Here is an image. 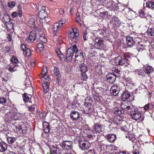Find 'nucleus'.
<instances>
[{
    "instance_id": "nucleus-1",
    "label": "nucleus",
    "mask_w": 154,
    "mask_h": 154,
    "mask_svg": "<svg viewBox=\"0 0 154 154\" xmlns=\"http://www.w3.org/2000/svg\"><path fill=\"white\" fill-rule=\"evenodd\" d=\"M75 54V62L77 63H82L84 59L83 53L81 50H78L77 46L74 45L70 47L66 50V60L68 61L72 60L73 56Z\"/></svg>"
},
{
    "instance_id": "nucleus-2",
    "label": "nucleus",
    "mask_w": 154,
    "mask_h": 154,
    "mask_svg": "<svg viewBox=\"0 0 154 154\" xmlns=\"http://www.w3.org/2000/svg\"><path fill=\"white\" fill-rule=\"evenodd\" d=\"M47 67H44L41 73L42 78V85L43 88V93L44 94H46L49 91V85L50 83V79L47 75Z\"/></svg>"
},
{
    "instance_id": "nucleus-3",
    "label": "nucleus",
    "mask_w": 154,
    "mask_h": 154,
    "mask_svg": "<svg viewBox=\"0 0 154 154\" xmlns=\"http://www.w3.org/2000/svg\"><path fill=\"white\" fill-rule=\"evenodd\" d=\"M74 140L75 141H77L79 142L80 148L82 150H85V149H88L90 146V144L88 141L82 140L79 136L75 137Z\"/></svg>"
},
{
    "instance_id": "nucleus-4",
    "label": "nucleus",
    "mask_w": 154,
    "mask_h": 154,
    "mask_svg": "<svg viewBox=\"0 0 154 154\" xmlns=\"http://www.w3.org/2000/svg\"><path fill=\"white\" fill-rule=\"evenodd\" d=\"M66 22L65 19H62L58 23H56L54 24L53 31V33L54 36H57L58 35L59 31L60 29L62 27L63 24H64Z\"/></svg>"
},
{
    "instance_id": "nucleus-5",
    "label": "nucleus",
    "mask_w": 154,
    "mask_h": 154,
    "mask_svg": "<svg viewBox=\"0 0 154 154\" xmlns=\"http://www.w3.org/2000/svg\"><path fill=\"white\" fill-rule=\"evenodd\" d=\"M131 112L130 114L132 118L135 120H138L139 122L142 121L144 119V117L142 116L141 112L138 110Z\"/></svg>"
},
{
    "instance_id": "nucleus-6",
    "label": "nucleus",
    "mask_w": 154,
    "mask_h": 154,
    "mask_svg": "<svg viewBox=\"0 0 154 154\" xmlns=\"http://www.w3.org/2000/svg\"><path fill=\"white\" fill-rule=\"evenodd\" d=\"M94 42V46L96 48L99 49L102 48L103 46V41L101 38L98 37L93 40Z\"/></svg>"
},
{
    "instance_id": "nucleus-7",
    "label": "nucleus",
    "mask_w": 154,
    "mask_h": 154,
    "mask_svg": "<svg viewBox=\"0 0 154 154\" xmlns=\"http://www.w3.org/2000/svg\"><path fill=\"white\" fill-rule=\"evenodd\" d=\"M72 142L69 140H65L63 142L61 145L62 148L64 150L69 151L72 148Z\"/></svg>"
},
{
    "instance_id": "nucleus-8",
    "label": "nucleus",
    "mask_w": 154,
    "mask_h": 154,
    "mask_svg": "<svg viewBox=\"0 0 154 154\" xmlns=\"http://www.w3.org/2000/svg\"><path fill=\"white\" fill-rule=\"evenodd\" d=\"M121 107L122 109L127 111L132 109L133 106L130 102L122 101L121 104Z\"/></svg>"
},
{
    "instance_id": "nucleus-9",
    "label": "nucleus",
    "mask_w": 154,
    "mask_h": 154,
    "mask_svg": "<svg viewBox=\"0 0 154 154\" xmlns=\"http://www.w3.org/2000/svg\"><path fill=\"white\" fill-rule=\"evenodd\" d=\"M29 20L27 23V25L31 27V28H33L36 31L40 32L41 30L35 26V20L33 18V17H32V16H30L29 17Z\"/></svg>"
},
{
    "instance_id": "nucleus-10",
    "label": "nucleus",
    "mask_w": 154,
    "mask_h": 154,
    "mask_svg": "<svg viewBox=\"0 0 154 154\" xmlns=\"http://www.w3.org/2000/svg\"><path fill=\"white\" fill-rule=\"evenodd\" d=\"M115 62L116 64L119 65H125L127 66L129 64V62L125 61L124 58L120 56H119L116 58Z\"/></svg>"
},
{
    "instance_id": "nucleus-11",
    "label": "nucleus",
    "mask_w": 154,
    "mask_h": 154,
    "mask_svg": "<svg viewBox=\"0 0 154 154\" xmlns=\"http://www.w3.org/2000/svg\"><path fill=\"white\" fill-rule=\"evenodd\" d=\"M103 127V125H102L98 123L95 124L92 128L93 133L96 134H100L102 131H103L104 129Z\"/></svg>"
},
{
    "instance_id": "nucleus-12",
    "label": "nucleus",
    "mask_w": 154,
    "mask_h": 154,
    "mask_svg": "<svg viewBox=\"0 0 154 154\" xmlns=\"http://www.w3.org/2000/svg\"><path fill=\"white\" fill-rule=\"evenodd\" d=\"M121 99L123 101L130 102L132 100V97H131V94L127 91H125L122 94Z\"/></svg>"
},
{
    "instance_id": "nucleus-13",
    "label": "nucleus",
    "mask_w": 154,
    "mask_h": 154,
    "mask_svg": "<svg viewBox=\"0 0 154 154\" xmlns=\"http://www.w3.org/2000/svg\"><path fill=\"white\" fill-rule=\"evenodd\" d=\"M7 68L10 72H13L17 70L19 68V66L18 64L11 63L7 66Z\"/></svg>"
},
{
    "instance_id": "nucleus-14",
    "label": "nucleus",
    "mask_w": 154,
    "mask_h": 154,
    "mask_svg": "<svg viewBox=\"0 0 154 154\" xmlns=\"http://www.w3.org/2000/svg\"><path fill=\"white\" fill-rule=\"evenodd\" d=\"M47 16L45 11H40L38 13V18L39 22L41 23L45 22L47 21L45 18Z\"/></svg>"
},
{
    "instance_id": "nucleus-15",
    "label": "nucleus",
    "mask_w": 154,
    "mask_h": 154,
    "mask_svg": "<svg viewBox=\"0 0 154 154\" xmlns=\"http://www.w3.org/2000/svg\"><path fill=\"white\" fill-rule=\"evenodd\" d=\"M83 34V38L85 40H87L90 37L94 40L95 37L93 33L89 32H87L86 30L84 31Z\"/></svg>"
},
{
    "instance_id": "nucleus-16",
    "label": "nucleus",
    "mask_w": 154,
    "mask_h": 154,
    "mask_svg": "<svg viewBox=\"0 0 154 154\" xmlns=\"http://www.w3.org/2000/svg\"><path fill=\"white\" fill-rule=\"evenodd\" d=\"M119 91V88L116 85H114L111 87L110 92V94L116 96L118 95Z\"/></svg>"
},
{
    "instance_id": "nucleus-17",
    "label": "nucleus",
    "mask_w": 154,
    "mask_h": 154,
    "mask_svg": "<svg viewBox=\"0 0 154 154\" xmlns=\"http://www.w3.org/2000/svg\"><path fill=\"white\" fill-rule=\"evenodd\" d=\"M126 40V43L129 46L132 47L135 44V39L132 36H127Z\"/></svg>"
},
{
    "instance_id": "nucleus-18",
    "label": "nucleus",
    "mask_w": 154,
    "mask_h": 154,
    "mask_svg": "<svg viewBox=\"0 0 154 154\" xmlns=\"http://www.w3.org/2000/svg\"><path fill=\"white\" fill-rule=\"evenodd\" d=\"M70 115V118L73 120H78L80 117L79 113L78 112L75 111L71 112Z\"/></svg>"
},
{
    "instance_id": "nucleus-19",
    "label": "nucleus",
    "mask_w": 154,
    "mask_h": 154,
    "mask_svg": "<svg viewBox=\"0 0 154 154\" xmlns=\"http://www.w3.org/2000/svg\"><path fill=\"white\" fill-rule=\"evenodd\" d=\"M21 49L23 51V54L25 56L29 57L30 55L31 52L30 49L24 44H22L20 46Z\"/></svg>"
},
{
    "instance_id": "nucleus-20",
    "label": "nucleus",
    "mask_w": 154,
    "mask_h": 154,
    "mask_svg": "<svg viewBox=\"0 0 154 154\" xmlns=\"http://www.w3.org/2000/svg\"><path fill=\"white\" fill-rule=\"evenodd\" d=\"M36 36V34L35 32L34 31H31L30 33L29 36L26 39L27 42L29 43L32 42L35 39Z\"/></svg>"
},
{
    "instance_id": "nucleus-21",
    "label": "nucleus",
    "mask_w": 154,
    "mask_h": 154,
    "mask_svg": "<svg viewBox=\"0 0 154 154\" xmlns=\"http://www.w3.org/2000/svg\"><path fill=\"white\" fill-rule=\"evenodd\" d=\"M136 48L139 52H142L144 50H146L147 46L143 44L142 42H138L137 44Z\"/></svg>"
},
{
    "instance_id": "nucleus-22",
    "label": "nucleus",
    "mask_w": 154,
    "mask_h": 154,
    "mask_svg": "<svg viewBox=\"0 0 154 154\" xmlns=\"http://www.w3.org/2000/svg\"><path fill=\"white\" fill-rule=\"evenodd\" d=\"M116 136L114 134H109L106 136V138L110 142H113L116 139Z\"/></svg>"
},
{
    "instance_id": "nucleus-23",
    "label": "nucleus",
    "mask_w": 154,
    "mask_h": 154,
    "mask_svg": "<svg viewBox=\"0 0 154 154\" xmlns=\"http://www.w3.org/2000/svg\"><path fill=\"white\" fill-rule=\"evenodd\" d=\"M122 69L120 68H118L116 67L113 70V75L116 77H120L122 73Z\"/></svg>"
},
{
    "instance_id": "nucleus-24",
    "label": "nucleus",
    "mask_w": 154,
    "mask_h": 154,
    "mask_svg": "<svg viewBox=\"0 0 154 154\" xmlns=\"http://www.w3.org/2000/svg\"><path fill=\"white\" fill-rule=\"evenodd\" d=\"M28 108V109L30 112L33 113L35 109V107L36 105L35 104V103H28L26 105Z\"/></svg>"
},
{
    "instance_id": "nucleus-25",
    "label": "nucleus",
    "mask_w": 154,
    "mask_h": 154,
    "mask_svg": "<svg viewBox=\"0 0 154 154\" xmlns=\"http://www.w3.org/2000/svg\"><path fill=\"white\" fill-rule=\"evenodd\" d=\"M43 130L44 133H48L50 131V126L49 123L46 122H45L43 123Z\"/></svg>"
},
{
    "instance_id": "nucleus-26",
    "label": "nucleus",
    "mask_w": 154,
    "mask_h": 154,
    "mask_svg": "<svg viewBox=\"0 0 154 154\" xmlns=\"http://www.w3.org/2000/svg\"><path fill=\"white\" fill-rule=\"evenodd\" d=\"M23 99L24 101L27 103H32L31 98L29 97V95L26 93H25L23 95Z\"/></svg>"
},
{
    "instance_id": "nucleus-27",
    "label": "nucleus",
    "mask_w": 154,
    "mask_h": 154,
    "mask_svg": "<svg viewBox=\"0 0 154 154\" xmlns=\"http://www.w3.org/2000/svg\"><path fill=\"white\" fill-rule=\"evenodd\" d=\"M107 81L110 83H113L115 81L116 77L113 75H106Z\"/></svg>"
},
{
    "instance_id": "nucleus-28",
    "label": "nucleus",
    "mask_w": 154,
    "mask_h": 154,
    "mask_svg": "<svg viewBox=\"0 0 154 154\" xmlns=\"http://www.w3.org/2000/svg\"><path fill=\"white\" fill-rule=\"evenodd\" d=\"M70 39L72 40H74L73 41L75 42L77 41L79 38V34L75 33L74 32H70L69 33Z\"/></svg>"
},
{
    "instance_id": "nucleus-29",
    "label": "nucleus",
    "mask_w": 154,
    "mask_h": 154,
    "mask_svg": "<svg viewBox=\"0 0 154 154\" xmlns=\"http://www.w3.org/2000/svg\"><path fill=\"white\" fill-rule=\"evenodd\" d=\"M7 148V144L4 143H0V151L3 152L5 151Z\"/></svg>"
},
{
    "instance_id": "nucleus-30",
    "label": "nucleus",
    "mask_w": 154,
    "mask_h": 154,
    "mask_svg": "<svg viewBox=\"0 0 154 154\" xmlns=\"http://www.w3.org/2000/svg\"><path fill=\"white\" fill-rule=\"evenodd\" d=\"M144 1L146 2V5L147 7L150 9H152L154 8V2L152 1L147 2L146 0H144Z\"/></svg>"
},
{
    "instance_id": "nucleus-31",
    "label": "nucleus",
    "mask_w": 154,
    "mask_h": 154,
    "mask_svg": "<svg viewBox=\"0 0 154 154\" xmlns=\"http://www.w3.org/2000/svg\"><path fill=\"white\" fill-rule=\"evenodd\" d=\"M39 41H41L45 43L47 42V39L45 37V34H40L39 35Z\"/></svg>"
},
{
    "instance_id": "nucleus-32",
    "label": "nucleus",
    "mask_w": 154,
    "mask_h": 154,
    "mask_svg": "<svg viewBox=\"0 0 154 154\" xmlns=\"http://www.w3.org/2000/svg\"><path fill=\"white\" fill-rule=\"evenodd\" d=\"M80 69L82 72H85L88 69L87 65L84 63H82L80 66Z\"/></svg>"
},
{
    "instance_id": "nucleus-33",
    "label": "nucleus",
    "mask_w": 154,
    "mask_h": 154,
    "mask_svg": "<svg viewBox=\"0 0 154 154\" xmlns=\"http://www.w3.org/2000/svg\"><path fill=\"white\" fill-rule=\"evenodd\" d=\"M145 72L147 74H149L153 71V68L150 66H147L145 67Z\"/></svg>"
},
{
    "instance_id": "nucleus-34",
    "label": "nucleus",
    "mask_w": 154,
    "mask_h": 154,
    "mask_svg": "<svg viewBox=\"0 0 154 154\" xmlns=\"http://www.w3.org/2000/svg\"><path fill=\"white\" fill-rule=\"evenodd\" d=\"M54 74L57 78L59 77L60 75V72L59 69L56 66H54L53 69Z\"/></svg>"
},
{
    "instance_id": "nucleus-35",
    "label": "nucleus",
    "mask_w": 154,
    "mask_h": 154,
    "mask_svg": "<svg viewBox=\"0 0 154 154\" xmlns=\"http://www.w3.org/2000/svg\"><path fill=\"white\" fill-rule=\"evenodd\" d=\"M56 52L60 58H63L64 57V55L61 53L60 49L59 48H56Z\"/></svg>"
},
{
    "instance_id": "nucleus-36",
    "label": "nucleus",
    "mask_w": 154,
    "mask_h": 154,
    "mask_svg": "<svg viewBox=\"0 0 154 154\" xmlns=\"http://www.w3.org/2000/svg\"><path fill=\"white\" fill-rule=\"evenodd\" d=\"M147 32L149 36H154V28H151L150 29H148Z\"/></svg>"
},
{
    "instance_id": "nucleus-37",
    "label": "nucleus",
    "mask_w": 154,
    "mask_h": 154,
    "mask_svg": "<svg viewBox=\"0 0 154 154\" xmlns=\"http://www.w3.org/2000/svg\"><path fill=\"white\" fill-rule=\"evenodd\" d=\"M113 112L116 114L119 115L122 113V111L118 108H115L113 110Z\"/></svg>"
},
{
    "instance_id": "nucleus-38",
    "label": "nucleus",
    "mask_w": 154,
    "mask_h": 154,
    "mask_svg": "<svg viewBox=\"0 0 154 154\" xmlns=\"http://www.w3.org/2000/svg\"><path fill=\"white\" fill-rule=\"evenodd\" d=\"M37 50L41 51L43 50L44 48V44L42 43H39L37 45Z\"/></svg>"
},
{
    "instance_id": "nucleus-39",
    "label": "nucleus",
    "mask_w": 154,
    "mask_h": 154,
    "mask_svg": "<svg viewBox=\"0 0 154 154\" xmlns=\"http://www.w3.org/2000/svg\"><path fill=\"white\" fill-rule=\"evenodd\" d=\"M7 140L8 143L12 144L16 140V138L13 137H9L7 138Z\"/></svg>"
},
{
    "instance_id": "nucleus-40",
    "label": "nucleus",
    "mask_w": 154,
    "mask_h": 154,
    "mask_svg": "<svg viewBox=\"0 0 154 154\" xmlns=\"http://www.w3.org/2000/svg\"><path fill=\"white\" fill-rule=\"evenodd\" d=\"M95 71L99 75H101L102 74V72L101 71V67L100 66H97L95 68Z\"/></svg>"
},
{
    "instance_id": "nucleus-41",
    "label": "nucleus",
    "mask_w": 154,
    "mask_h": 154,
    "mask_svg": "<svg viewBox=\"0 0 154 154\" xmlns=\"http://www.w3.org/2000/svg\"><path fill=\"white\" fill-rule=\"evenodd\" d=\"M81 79L83 81H86L87 79V76L85 72H82L81 74Z\"/></svg>"
},
{
    "instance_id": "nucleus-42",
    "label": "nucleus",
    "mask_w": 154,
    "mask_h": 154,
    "mask_svg": "<svg viewBox=\"0 0 154 154\" xmlns=\"http://www.w3.org/2000/svg\"><path fill=\"white\" fill-rule=\"evenodd\" d=\"M11 63H13L14 64H18L19 63V60L17 58L15 57H13L11 58Z\"/></svg>"
},
{
    "instance_id": "nucleus-43",
    "label": "nucleus",
    "mask_w": 154,
    "mask_h": 154,
    "mask_svg": "<svg viewBox=\"0 0 154 154\" xmlns=\"http://www.w3.org/2000/svg\"><path fill=\"white\" fill-rule=\"evenodd\" d=\"M7 102L6 99L4 97H0V104L3 105Z\"/></svg>"
},
{
    "instance_id": "nucleus-44",
    "label": "nucleus",
    "mask_w": 154,
    "mask_h": 154,
    "mask_svg": "<svg viewBox=\"0 0 154 154\" xmlns=\"http://www.w3.org/2000/svg\"><path fill=\"white\" fill-rule=\"evenodd\" d=\"M128 15L129 16H131V17H134V14H135V12L131 9H128Z\"/></svg>"
},
{
    "instance_id": "nucleus-45",
    "label": "nucleus",
    "mask_w": 154,
    "mask_h": 154,
    "mask_svg": "<svg viewBox=\"0 0 154 154\" xmlns=\"http://www.w3.org/2000/svg\"><path fill=\"white\" fill-rule=\"evenodd\" d=\"M27 65H26L25 67H24V68H25V69H27L28 70H30L31 69L32 66H30V63H27Z\"/></svg>"
},
{
    "instance_id": "nucleus-46",
    "label": "nucleus",
    "mask_w": 154,
    "mask_h": 154,
    "mask_svg": "<svg viewBox=\"0 0 154 154\" xmlns=\"http://www.w3.org/2000/svg\"><path fill=\"white\" fill-rule=\"evenodd\" d=\"M15 5V3L14 2H8V6L11 8H13Z\"/></svg>"
},
{
    "instance_id": "nucleus-47",
    "label": "nucleus",
    "mask_w": 154,
    "mask_h": 154,
    "mask_svg": "<svg viewBox=\"0 0 154 154\" xmlns=\"http://www.w3.org/2000/svg\"><path fill=\"white\" fill-rule=\"evenodd\" d=\"M124 59L125 61H128V62L129 59L130 58V56L127 54H125L124 55Z\"/></svg>"
},
{
    "instance_id": "nucleus-48",
    "label": "nucleus",
    "mask_w": 154,
    "mask_h": 154,
    "mask_svg": "<svg viewBox=\"0 0 154 154\" xmlns=\"http://www.w3.org/2000/svg\"><path fill=\"white\" fill-rule=\"evenodd\" d=\"M139 16L141 17H143L144 16V13L143 11L142 10L139 11Z\"/></svg>"
},
{
    "instance_id": "nucleus-49",
    "label": "nucleus",
    "mask_w": 154,
    "mask_h": 154,
    "mask_svg": "<svg viewBox=\"0 0 154 154\" xmlns=\"http://www.w3.org/2000/svg\"><path fill=\"white\" fill-rule=\"evenodd\" d=\"M137 74L139 75H143L145 74V71L142 69L138 71Z\"/></svg>"
},
{
    "instance_id": "nucleus-50",
    "label": "nucleus",
    "mask_w": 154,
    "mask_h": 154,
    "mask_svg": "<svg viewBox=\"0 0 154 154\" xmlns=\"http://www.w3.org/2000/svg\"><path fill=\"white\" fill-rule=\"evenodd\" d=\"M81 17L80 16L79 13H78L76 14V17H75L76 21L78 23H79V20L80 19Z\"/></svg>"
},
{
    "instance_id": "nucleus-51",
    "label": "nucleus",
    "mask_w": 154,
    "mask_h": 154,
    "mask_svg": "<svg viewBox=\"0 0 154 154\" xmlns=\"http://www.w3.org/2000/svg\"><path fill=\"white\" fill-rule=\"evenodd\" d=\"M144 109L145 110H147L151 108V106H150V104L148 103L145 105L143 107Z\"/></svg>"
},
{
    "instance_id": "nucleus-52",
    "label": "nucleus",
    "mask_w": 154,
    "mask_h": 154,
    "mask_svg": "<svg viewBox=\"0 0 154 154\" xmlns=\"http://www.w3.org/2000/svg\"><path fill=\"white\" fill-rule=\"evenodd\" d=\"M125 80L126 82H128L129 84L131 83L132 82V79L129 77L126 78L125 79Z\"/></svg>"
},
{
    "instance_id": "nucleus-53",
    "label": "nucleus",
    "mask_w": 154,
    "mask_h": 154,
    "mask_svg": "<svg viewBox=\"0 0 154 154\" xmlns=\"http://www.w3.org/2000/svg\"><path fill=\"white\" fill-rule=\"evenodd\" d=\"M85 154H95L94 150H90L88 151Z\"/></svg>"
},
{
    "instance_id": "nucleus-54",
    "label": "nucleus",
    "mask_w": 154,
    "mask_h": 154,
    "mask_svg": "<svg viewBox=\"0 0 154 154\" xmlns=\"http://www.w3.org/2000/svg\"><path fill=\"white\" fill-rule=\"evenodd\" d=\"M59 13L60 14L62 15L64 13V10L63 8H61L59 10Z\"/></svg>"
},
{
    "instance_id": "nucleus-55",
    "label": "nucleus",
    "mask_w": 154,
    "mask_h": 154,
    "mask_svg": "<svg viewBox=\"0 0 154 154\" xmlns=\"http://www.w3.org/2000/svg\"><path fill=\"white\" fill-rule=\"evenodd\" d=\"M17 15V13L16 12H14L12 13L11 15L13 18L16 17Z\"/></svg>"
},
{
    "instance_id": "nucleus-56",
    "label": "nucleus",
    "mask_w": 154,
    "mask_h": 154,
    "mask_svg": "<svg viewBox=\"0 0 154 154\" xmlns=\"http://www.w3.org/2000/svg\"><path fill=\"white\" fill-rule=\"evenodd\" d=\"M72 31L71 32H74L75 33H78V30L76 28H74L72 29Z\"/></svg>"
},
{
    "instance_id": "nucleus-57",
    "label": "nucleus",
    "mask_w": 154,
    "mask_h": 154,
    "mask_svg": "<svg viewBox=\"0 0 154 154\" xmlns=\"http://www.w3.org/2000/svg\"><path fill=\"white\" fill-rule=\"evenodd\" d=\"M118 154H129V153L126 151H123L119 152Z\"/></svg>"
},
{
    "instance_id": "nucleus-58",
    "label": "nucleus",
    "mask_w": 154,
    "mask_h": 154,
    "mask_svg": "<svg viewBox=\"0 0 154 154\" xmlns=\"http://www.w3.org/2000/svg\"><path fill=\"white\" fill-rule=\"evenodd\" d=\"M55 149H59V148H57L55 147H52L51 149V152H52V151H55Z\"/></svg>"
},
{
    "instance_id": "nucleus-59",
    "label": "nucleus",
    "mask_w": 154,
    "mask_h": 154,
    "mask_svg": "<svg viewBox=\"0 0 154 154\" xmlns=\"http://www.w3.org/2000/svg\"><path fill=\"white\" fill-rule=\"evenodd\" d=\"M29 63L30 64V66L32 67L34 66L35 65V62L32 61L29 62Z\"/></svg>"
},
{
    "instance_id": "nucleus-60",
    "label": "nucleus",
    "mask_w": 154,
    "mask_h": 154,
    "mask_svg": "<svg viewBox=\"0 0 154 154\" xmlns=\"http://www.w3.org/2000/svg\"><path fill=\"white\" fill-rule=\"evenodd\" d=\"M18 11L19 12H22L21 7L19 5L18 7Z\"/></svg>"
},
{
    "instance_id": "nucleus-61",
    "label": "nucleus",
    "mask_w": 154,
    "mask_h": 154,
    "mask_svg": "<svg viewBox=\"0 0 154 154\" xmlns=\"http://www.w3.org/2000/svg\"><path fill=\"white\" fill-rule=\"evenodd\" d=\"M151 45L152 48L154 49V40H152L151 42Z\"/></svg>"
},
{
    "instance_id": "nucleus-62",
    "label": "nucleus",
    "mask_w": 154,
    "mask_h": 154,
    "mask_svg": "<svg viewBox=\"0 0 154 154\" xmlns=\"http://www.w3.org/2000/svg\"><path fill=\"white\" fill-rule=\"evenodd\" d=\"M46 8L45 6H43L42 7L41 10L40 11H45Z\"/></svg>"
},
{
    "instance_id": "nucleus-63",
    "label": "nucleus",
    "mask_w": 154,
    "mask_h": 154,
    "mask_svg": "<svg viewBox=\"0 0 154 154\" xmlns=\"http://www.w3.org/2000/svg\"><path fill=\"white\" fill-rule=\"evenodd\" d=\"M22 12H19V13L17 14L19 16L21 17L22 16Z\"/></svg>"
},
{
    "instance_id": "nucleus-64",
    "label": "nucleus",
    "mask_w": 154,
    "mask_h": 154,
    "mask_svg": "<svg viewBox=\"0 0 154 154\" xmlns=\"http://www.w3.org/2000/svg\"><path fill=\"white\" fill-rule=\"evenodd\" d=\"M150 106H151V109H152L154 108V105L153 104H150Z\"/></svg>"
}]
</instances>
